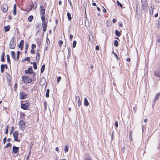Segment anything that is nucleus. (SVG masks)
<instances>
[{
    "mask_svg": "<svg viewBox=\"0 0 160 160\" xmlns=\"http://www.w3.org/2000/svg\"><path fill=\"white\" fill-rule=\"evenodd\" d=\"M58 44H59V46L60 47H61V45L63 44V41L62 40H59V41Z\"/></svg>",
    "mask_w": 160,
    "mask_h": 160,
    "instance_id": "nucleus-47",
    "label": "nucleus"
},
{
    "mask_svg": "<svg viewBox=\"0 0 160 160\" xmlns=\"http://www.w3.org/2000/svg\"><path fill=\"white\" fill-rule=\"evenodd\" d=\"M30 145L29 148H30V149H31L32 148V146L33 145H34V143L32 141H31V142H30Z\"/></svg>",
    "mask_w": 160,
    "mask_h": 160,
    "instance_id": "nucleus-43",
    "label": "nucleus"
},
{
    "mask_svg": "<svg viewBox=\"0 0 160 160\" xmlns=\"http://www.w3.org/2000/svg\"><path fill=\"white\" fill-rule=\"evenodd\" d=\"M89 105V102L86 98H85L84 99V105L85 106H88Z\"/></svg>",
    "mask_w": 160,
    "mask_h": 160,
    "instance_id": "nucleus-22",
    "label": "nucleus"
},
{
    "mask_svg": "<svg viewBox=\"0 0 160 160\" xmlns=\"http://www.w3.org/2000/svg\"><path fill=\"white\" fill-rule=\"evenodd\" d=\"M42 22V27L43 31L44 32L47 29V24L45 21V18H41Z\"/></svg>",
    "mask_w": 160,
    "mask_h": 160,
    "instance_id": "nucleus-5",
    "label": "nucleus"
},
{
    "mask_svg": "<svg viewBox=\"0 0 160 160\" xmlns=\"http://www.w3.org/2000/svg\"><path fill=\"white\" fill-rule=\"evenodd\" d=\"M115 126L116 128L118 127V122L117 121H116L115 122Z\"/></svg>",
    "mask_w": 160,
    "mask_h": 160,
    "instance_id": "nucleus-54",
    "label": "nucleus"
},
{
    "mask_svg": "<svg viewBox=\"0 0 160 160\" xmlns=\"http://www.w3.org/2000/svg\"><path fill=\"white\" fill-rule=\"evenodd\" d=\"M33 18V16L32 15H31L28 18V21L30 22H31Z\"/></svg>",
    "mask_w": 160,
    "mask_h": 160,
    "instance_id": "nucleus-26",
    "label": "nucleus"
},
{
    "mask_svg": "<svg viewBox=\"0 0 160 160\" xmlns=\"http://www.w3.org/2000/svg\"><path fill=\"white\" fill-rule=\"evenodd\" d=\"M76 44H77V41L75 40L73 42L72 47H73V48H75L76 47Z\"/></svg>",
    "mask_w": 160,
    "mask_h": 160,
    "instance_id": "nucleus-39",
    "label": "nucleus"
},
{
    "mask_svg": "<svg viewBox=\"0 0 160 160\" xmlns=\"http://www.w3.org/2000/svg\"><path fill=\"white\" fill-rule=\"evenodd\" d=\"M36 45L34 44H32V49H34V48H35L36 47Z\"/></svg>",
    "mask_w": 160,
    "mask_h": 160,
    "instance_id": "nucleus-55",
    "label": "nucleus"
},
{
    "mask_svg": "<svg viewBox=\"0 0 160 160\" xmlns=\"http://www.w3.org/2000/svg\"><path fill=\"white\" fill-rule=\"evenodd\" d=\"M22 81L24 83H29L32 82V79L31 78H30L27 75L22 76Z\"/></svg>",
    "mask_w": 160,
    "mask_h": 160,
    "instance_id": "nucleus-1",
    "label": "nucleus"
},
{
    "mask_svg": "<svg viewBox=\"0 0 160 160\" xmlns=\"http://www.w3.org/2000/svg\"><path fill=\"white\" fill-rule=\"evenodd\" d=\"M24 42V40H21L19 44L18 45V47L20 48L21 50L23 49V48Z\"/></svg>",
    "mask_w": 160,
    "mask_h": 160,
    "instance_id": "nucleus-14",
    "label": "nucleus"
},
{
    "mask_svg": "<svg viewBox=\"0 0 160 160\" xmlns=\"http://www.w3.org/2000/svg\"><path fill=\"white\" fill-rule=\"evenodd\" d=\"M6 139H7V138L6 137H5L3 138V144H5V143H6Z\"/></svg>",
    "mask_w": 160,
    "mask_h": 160,
    "instance_id": "nucleus-59",
    "label": "nucleus"
},
{
    "mask_svg": "<svg viewBox=\"0 0 160 160\" xmlns=\"http://www.w3.org/2000/svg\"><path fill=\"white\" fill-rule=\"evenodd\" d=\"M115 33L116 35L118 37H120L121 35L120 32L118 30H116L115 31Z\"/></svg>",
    "mask_w": 160,
    "mask_h": 160,
    "instance_id": "nucleus-23",
    "label": "nucleus"
},
{
    "mask_svg": "<svg viewBox=\"0 0 160 160\" xmlns=\"http://www.w3.org/2000/svg\"><path fill=\"white\" fill-rule=\"evenodd\" d=\"M46 42L48 44V45L49 44H50V41L49 39H48V36H47V37Z\"/></svg>",
    "mask_w": 160,
    "mask_h": 160,
    "instance_id": "nucleus-45",
    "label": "nucleus"
},
{
    "mask_svg": "<svg viewBox=\"0 0 160 160\" xmlns=\"http://www.w3.org/2000/svg\"><path fill=\"white\" fill-rule=\"evenodd\" d=\"M33 72L32 71V67H30L28 68V70H26L25 71V73L26 74H31L33 73Z\"/></svg>",
    "mask_w": 160,
    "mask_h": 160,
    "instance_id": "nucleus-12",
    "label": "nucleus"
},
{
    "mask_svg": "<svg viewBox=\"0 0 160 160\" xmlns=\"http://www.w3.org/2000/svg\"><path fill=\"white\" fill-rule=\"evenodd\" d=\"M125 151V147H123L122 148V151L124 153Z\"/></svg>",
    "mask_w": 160,
    "mask_h": 160,
    "instance_id": "nucleus-63",
    "label": "nucleus"
},
{
    "mask_svg": "<svg viewBox=\"0 0 160 160\" xmlns=\"http://www.w3.org/2000/svg\"><path fill=\"white\" fill-rule=\"evenodd\" d=\"M14 129V128L13 127H11L10 129V134H11L12 133V132Z\"/></svg>",
    "mask_w": 160,
    "mask_h": 160,
    "instance_id": "nucleus-42",
    "label": "nucleus"
},
{
    "mask_svg": "<svg viewBox=\"0 0 160 160\" xmlns=\"http://www.w3.org/2000/svg\"><path fill=\"white\" fill-rule=\"evenodd\" d=\"M10 28V26L9 25H8L7 26L4 27V31L5 32H6L9 31Z\"/></svg>",
    "mask_w": 160,
    "mask_h": 160,
    "instance_id": "nucleus-21",
    "label": "nucleus"
},
{
    "mask_svg": "<svg viewBox=\"0 0 160 160\" xmlns=\"http://www.w3.org/2000/svg\"><path fill=\"white\" fill-rule=\"evenodd\" d=\"M45 9L43 5H41L40 7V14L41 15V18H45Z\"/></svg>",
    "mask_w": 160,
    "mask_h": 160,
    "instance_id": "nucleus-4",
    "label": "nucleus"
},
{
    "mask_svg": "<svg viewBox=\"0 0 160 160\" xmlns=\"http://www.w3.org/2000/svg\"><path fill=\"white\" fill-rule=\"evenodd\" d=\"M76 101H78V107H80L81 105V102L80 98L79 96H77L76 98Z\"/></svg>",
    "mask_w": 160,
    "mask_h": 160,
    "instance_id": "nucleus-16",
    "label": "nucleus"
},
{
    "mask_svg": "<svg viewBox=\"0 0 160 160\" xmlns=\"http://www.w3.org/2000/svg\"><path fill=\"white\" fill-rule=\"evenodd\" d=\"M154 73L156 77H160V68L154 71Z\"/></svg>",
    "mask_w": 160,
    "mask_h": 160,
    "instance_id": "nucleus-13",
    "label": "nucleus"
},
{
    "mask_svg": "<svg viewBox=\"0 0 160 160\" xmlns=\"http://www.w3.org/2000/svg\"><path fill=\"white\" fill-rule=\"evenodd\" d=\"M11 54L12 57L13 58V59L15 60H16V58L15 57V53L14 51H12L11 52Z\"/></svg>",
    "mask_w": 160,
    "mask_h": 160,
    "instance_id": "nucleus-20",
    "label": "nucleus"
},
{
    "mask_svg": "<svg viewBox=\"0 0 160 160\" xmlns=\"http://www.w3.org/2000/svg\"><path fill=\"white\" fill-rule=\"evenodd\" d=\"M84 160H92V159L90 157L87 156L85 157Z\"/></svg>",
    "mask_w": 160,
    "mask_h": 160,
    "instance_id": "nucleus-44",
    "label": "nucleus"
},
{
    "mask_svg": "<svg viewBox=\"0 0 160 160\" xmlns=\"http://www.w3.org/2000/svg\"><path fill=\"white\" fill-rule=\"evenodd\" d=\"M67 16L68 18V20L70 21L72 19V17H71V14L69 12H68L67 13Z\"/></svg>",
    "mask_w": 160,
    "mask_h": 160,
    "instance_id": "nucleus-25",
    "label": "nucleus"
},
{
    "mask_svg": "<svg viewBox=\"0 0 160 160\" xmlns=\"http://www.w3.org/2000/svg\"><path fill=\"white\" fill-rule=\"evenodd\" d=\"M157 27L160 28V18H159L158 23L157 25Z\"/></svg>",
    "mask_w": 160,
    "mask_h": 160,
    "instance_id": "nucleus-51",
    "label": "nucleus"
},
{
    "mask_svg": "<svg viewBox=\"0 0 160 160\" xmlns=\"http://www.w3.org/2000/svg\"><path fill=\"white\" fill-rule=\"evenodd\" d=\"M68 2H69V4H70V6H71V7L72 8H73V6H72V2H71V0H68Z\"/></svg>",
    "mask_w": 160,
    "mask_h": 160,
    "instance_id": "nucleus-49",
    "label": "nucleus"
},
{
    "mask_svg": "<svg viewBox=\"0 0 160 160\" xmlns=\"http://www.w3.org/2000/svg\"><path fill=\"white\" fill-rule=\"evenodd\" d=\"M15 38L13 36L9 44V48L10 49H14L16 47V43L15 41Z\"/></svg>",
    "mask_w": 160,
    "mask_h": 160,
    "instance_id": "nucleus-3",
    "label": "nucleus"
},
{
    "mask_svg": "<svg viewBox=\"0 0 160 160\" xmlns=\"http://www.w3.org/2000/svg\"><path fill=\"white\" fill-rule=\"evenodd\" d=\"M117 5L118 6H119L121 8L122 7V5L118 1H117Z\"/></svg>",
    "mask_w": 160,
    "mask_h": 160,
    "instance_id": "nucleus-41",
    "label": "nucleus"
},
{
    "mask_svg": "<svg viewBox=\"0 0 160 160\" xmlns=\"http://www.w3.org/2000/svg\"><path fill=\"white\" fill-rule=\"evenodd\" d=\"M114 45L116 47H117L118 46V42L117 40H114Z\"/></svg>",
    "mask_w": 160,
    "mask_h": 160,
    "instance_id": "nucleus-34",
    "label": "nucleus"
},
{
    "mask_svg": "<svg viewBox=\"0 0 160 160\" xmlns=\"http://www.w3.org/2000/svg\"><path fill=\"white\" fill-rule=\"evenodd\" d=\"M12 149L13 152L15 153H16L19 150V148L15 146H13Z\"/></svg>",
    "mask_w": 160,
    "mask_h": 160,
    "instance_id": "nucleus-17",
    "label": "nucleus"
},
{
    "mask_svg": "<svg viewBox=\"0 0 160 160\" xmlns=\"http://www.w3.org/2000/svg\"><path fill=\"white\" fill-rule=\"evenodd\" d=\"M12 146V144L10 143H8L4 147V148H6L8 147H10Z\"/></svg>",
    "mask_w": 160,
    "mask_h": 160,
    "instance_id": "nucleus-40",
    "label": "nucleus"
},
{
    "mask_svg": "<svg viewBox=\"0 0 160 160\" xmlns=\"http://www.w3.org/2000/svg\"><path fill=\"white\" fill-rule=\"evenodd\" d=\"M28 47H29V46H28V43H26L25 44V49L26 50H27L28 49Z\"/></svg>",
    "mask_w": 160,
    "mask_h": 160,
    "instance_id": "nucleus-48",
    "label": "nucleus"
},
{
    "mask_svg": "<svg viewBox=\"0 0 160 160\" xmlns=\"http://www.w3.org/2000/svg\"><path fill=\"white\" fill-rule=\"evenodd\" d=\"M27 95L22 92H21L19 94V98L20 99L23 100L27 98Z\"/></svg>",
    "mask_w": 160,
    "mask_h": 160,
    "instance_id": "nucleus-6",
    "label": "nucleus"
},
{
    "mask_svg": "<svg viewBox=\"0 0 160 160\" xmlns=\"http://www.w3.org/2000/svg\"><path fill=\"white\" fill-rule=\"evenodd\" d=\"M160 95V92H159L158 94H157L156 96V97L155 99H154V101H156L158 100L159 98V96Z\"/></svg>",
    "mask_w": 160,
    "mask_h": 160,
    "instance_id": "nucleus-29",
    "label": "nucleus"
},
{
    "mask_svg": "<svg viewBox=\"0 0 160 160\" xmlns=\"http://www.w3.org/2000/svg\"><path fill=\"white\" fill-rule=\"evenodd\" d=\"M146 130L144 126H142V133H143L144 132L145 130Z\"/></svg>",
    "mask_w": 160,
    "mask_h": 160,
    "instance_id": "nucleus-53",
    "label": "nucleus"
},
{
    "mask_svg": "<svg viewBox=\"0 0 160 160\" xmlns=\"http://www.w3.org/2000/svg\"><path fill=\"white\" fill-rule=\"evenodd\" d=\"M117 19H113V20H112V22L113 23H115L116 22H117Z\"/></svg>",
    "mask_w": 160,
    "mask_h": 160,
    "instance_id": "nucleus-60",
    "label": "nucleus"
},
{
    "mask_svg": "<svg viewBox=\"0 0 160 160\" xmlns=\"http://www.w3.org/2000/svg\"><path fill=\"white\" fill-rule=\"evenodd\" d=\"M19 126L21 129L23 130L25 128V123L24 121L23 120H21L19 121Z\"/></svg>",
    "mask_w": 160,
    "mask_h": 160,
    "instance_id": "nucleus-7",
    "label": "nucleus"
},
{
    "mask_svg": "<svg viewBox=\"0 0 160 160\" xmlns=\"http://www.w3.org/2000/svg\"><path fill=\"white\" fill-rule=\"evenodd\" d=\"M112 53H113L115 56V57L117 58V60H118L119 59L117 55V53L115 52H114L113 50L112 51Z\"/></svg>",
    "mask_w": 160,
    "mask_h": 160,
    "instance_id": "nucleus-33",
    "label": "nucleus"
},
{
    "mask_svg": "<svg viewBox=\"0 0 160 160\" xmlns=\"http://www.w3.org/2000/svg\"><path fill=\"white\" fill-rule=\"evenodd\" d=\"M30 52L32 54H34L35 52V51L33 49H32L31 50Z\"/></svg>",
    "mask_w": 160,
    "mask_h": 160,
    "instance_id": "nucleus-50",
    "label": "nucleus"
},
{
    "mask_svg": "<svg viewBox=\"0 0 160 160\" xmlns=\"http://www.w3.org/2000/svg\"><path fill=\"white\" fill-rule=\"evenodd\" d=\"M141 2L142 7L143 10L145 12H147L148 7L147 0H141Z\"/></svg>",
    "mask_w": 160,
    "mask_h": 160,
    "instance_id": "nucleus-2",
    "label": "nucleus"
},
{
    "mask_svg": "<svg viewBox=\"0 0 160 160\" xmlns=\"http://www.w3.org/2000/svg\"><path fill=\"white\" fill-rule=\"evenodd\" d=\"M157 42H160V35H158L157 36Z\"/></svg>",
    "mask_w": 160,
    "mask_h": 160,
    "instance_id": "nucleus-46",
    "label": "nucleus"
},
{
    "mask_svg": "<svg viewBox=\"0 0 160 160\" xmlns=\"http://www.w3.org/2000/svg\"><path fill=\"white\" fill-rule=\"evenodd\" d=\"M37 2L35 1L32 2V3L30 5L31 8L30 10H32L33 9L34 10H35L37 7Z\"/></svg>",
    "mask_w": 160,
    "mask_h": 160,
    "instance_id": "nucleus-10",
    "label": "nucleus"
},
{
    "mask_svg": "<svg viewBox=\"0 0 160 160\" xmlns=\"http://www.w3.org/2000/svg\"><path fill=\"white\" fill-rule=\"evenodd\" d=\"M4 56H5V55L4 53L3 52L2 54V55H1V61H2V62H4Z\"/></svg>",
    "mask_w": 160,
    "mask_h": 160,
    "instance_id": "nucleus-31",
    "label": "nucleus"
},
{
    "mask_svg": "<svg viewBox=\"0 0 160 160\" xmlns=\"http://www.w3.org/2000/svg\"><path fill=\"white\" fill-rule=\"evenodd\" d=\"M47 107V102L46 101H45L44 102V108L45 109H46Z\"/></svg>",
    "mask_w": 160,
    "mask_h": 160,
    "instance_id": "nucleus-58",
    "label": "nucleus"
},
{
    "mask_svg": "<svg viewBox=\"0 0 160 160\" xmlns=\"http://www.w3.org/2000/svg\"><path fill=\"white\" fill-rule=\"evenodd\" d=\"M33 67L35 69H37V63L36 62H33Z\"/></svg>",
    "mask_w": 160,
    "mask_h": 160,
    "instance_id": "nucleus-37",
    "label": "nucleus"
},
{
    "mask_svg": "<svg viewBox=\"0 0 160 160\" xmlns=\"http://www.w3.org/2000/svg\"><path fill=\"white\" fill-rule=\"evenodd\" d=\"M154 8V5L151 6L150 7V8L149 10V13L150 14L152 15L153 13V10Z\"/></svg>",
    "mask_w": 160,
    "mask_h": 160,
    "instance_id": "nucleus-18",
    "label": "nucleus"
},
{
    "mask_svg": "<svg viewBox=\"0 0 160 160\" xmlns=\"http://www.w3.org/2000/svg\"><path fill=\"white\" fill-rule=\"evenodd\" d=\"M68 53H69V54L70 53V51H71L70 48L68 47Z\"/></svg>",
    "mask_w": 160,
    "mask_h": 160,
    "instance_id": "nucleus-61",
    "label": "nucleus"
},
{
    "mask_svg": "<svg viewBox=\"0 0 160 160\" xmlns=\"http://www.w3.org/2000/svg\"><path fill=\"white\" fill-rule=\"evenodd\" d=\"M95 48L97 50H99V48L98 46L96 47Z\"/></svg>",
    "mask_w": 160,
    "mask_h": 160,
    "instance_id": "nucleus-62",
    "label": "nucleus"
},
{
    "mask_svg": "<svg viewBox=\"0 0 160 160\" xmlns=\"http://www.w3.org/2000/svg\"><path fill=\"white\" fill-rule=\"evenodd\" d=\"M40 54L38 49L37 51V55L36 58V60L37 62H39L40 59Z\"/></svg>",
    "mask_w": 160,
    "mask_h": 160,
    "instance_id": "nucleus-15",
    "label": "nucleus"
},
{
    "mask_svg": "<svg viewBox=\"0 0 160 160\" xmlns=\"http://www.w3.org/2000/svg\"><path fill=\"white\" fill-rule=\"evenodd\" d=\"M18 132L15 131L14 132L13 134V136L14 138V140L15 141L19 142L20 141V140H19V139L18 138Z\"/></svg>",
    "mask_w": 160,
    "mask_h": 160,
    "instance_id": "nucleus-8",
    "label": "nucleus"
},
{
    "mask_svg": "<svg viewBox=\"0 0 160 160\" xmlns=\"http://www.w3.org/2000/svg\"><path fill=\"white\" fill-rule=\"evenodd\" d=\"M6 56L7 57V60L8 62L10 64L11 62L10 59L9 55L8 54H7Z\"/></svg>",
    "mask_w": 160,
    "mask_h": 160,
    "instance_id": "nucleus-35",
    "label": "nucleus"
},
{
    "mask_svg": "<svg viewBox=\"0 0 160 160\" xmlns=\"http://www.w3.org/2000/svg\"><path fill=\"white\" fill-rule=\"evenodd\" d=\"M89 38L90 41H91L92 42H93V37L92 34L89 35Z\"/></svg>",
    "mask_w": 160,
    "mask_h": 160,
    "instance_id": "nucleus-27",
    "label": "nucleus"
},
{
    "mask_svg": "<svg viewBox=\"0 0 160 160\" xmlns=\"http://www.w3.org/2000/svg\"><path fill=\"white\" fill-rule=\"evenodd\" d=\"M1 8L3 12H5L8 10V5L7 4H3L2 5Z\"/></svg>",
    "mask_w": 160,
    "mask_h": 160,
    "instance_id": "nucleus-9",
    "label": "nucleus"
},
{
    "mask_svg": "<svg viewBox=\"0 0 160 160\" xmlns=\"http://www.w3.org/2000/svg\"><path fill=\"white\" fill-rule=\"evenodd\" d=\"M19 55H20V52L18 51L17 52V59H16V60L18 61L19 58Z\"/></svg>",
    "mask_w": 160,
    "mask_h": 160,
    "instance_id": "nucleus-36",
    "label": "nucleus"
},
{
    "mask_svg": "<svg viewBox=\"0 0 160 160\" xmlns=\"http://www.w3.org/2000/svg\"><path fill=\"white\" fill-rule=\"evenodd\" d=\"M8 126H7V127L6 129V130L5 132V133L6 134H7L8 133Z\"/></svg>",
    "mask_w": 160,
    "mask_h": 160,
    "instance_id": "nucleus-56",
    "label": "nucleus"
},
{
    "mask_svg": "<svg viewBox=\"0 0 160 160\" xmlns=\"http://www.w3.org/2000/svg\"><path fill=\"white\" fill-rule=\"evenodd\" d=\"M73 36L72 34H70V35L69 39L70 41H72L73 38Z\"/></svg>",
    "mask_w": 160,
    "mask_h": 160,
    "instance_id": "nucleus-57",
    "label": "nucleus"
},
{
    "mask_svg": "<svg viewBox=\"0 0 160 160\" xmlns=\"http://www.w3.org/2000/svg\"><path fill=\"white\" fill-rule=\"evenodd\" d=\"M29 106V105L28 103L24 104H21V108L24 110H27Z\"/></svg>",
    "mask_w": 160,
    "mask_h": 160,
    "instance_id": "nucleus-11",
    "label": "nucleus"
},
{
    "mask_svg": "<svg viewBox=\"0 0 160 160\" xmlns=\"http://www.w3.org/2000/svg\"><path fill=\"white\" fill-rule=\"evenodd\" d=\"M68 146L67 145H65V147L64 148V151L65 153L66 152H68Z\"/></svg>",
    "mask_w": 160,
    "mask_h": 160,
    "instance_id": "nucleus-38",
    "label": "nucleus"
},
{
    "mask_svg": "<svg viewBox=\"0 0 160 160\" xmlns=\"http://www.w3.org/2000/svg\"><path fill=\"white\" fill-rule=\"evenodd\" d=\"M30 58L29 57H27L25 58L24 59H23L22 60V61H30Z\"/></svg>",
    "mask_w": 160,
    "mask_h": 160,
    "instance_id": "nucleus-32",
    "label": "nucleus"
},
{
    "mask_svg": "<svg viewBox=\"0 0 160 160\" xmlns=\"http://www.w3.org/2000/svg\"><path fill=\"white\" fill-rule=\"evenodd\" d=\"M50 92V90L49 89H48L47 90V92L46 94V97L47 98H48L49 97V93Z\"/></svg>",
    "mask_w": 160,
    "mask_h": 160,
    "instance_id": "nucleus-30",
    "label": "nucleus"
},
{
    "mask_svg": "<svg viewBox=\"0 0 160 160\" xmlns=\"http://www.w3.org/2000/svg\"><path fill=\"white\" fill-rule=\"evenodd\" d=\"M16 13H17V6H16V4H15L14 5V7H13V14L14 15H16Z\"/></svg>",
    "mask_w": 160,
    "mask_h": 160,
    "instance_id": "nucleus-19",
    "label": "nucleus"
},
{
    "mask_svg": "<svg viewBox=\"0 0 160 160\" xmlns=\"http://www.w3.org/2000/svg\"><path fill=\"white\" fill-rule=\"evenodd\" d=\"M132 131H130L129 132V138H130L131 137V135L132 134Z\"/></svg>",
    "mask_w": 160,
    "mask_h": 160,
    "instance_id": "nucleus-64",
    "label": "nucleus"
},
{
    "mask_svg": "<svg viewBox=\"0 0 160 160\" xmlns=\"http://www.w3.org/2000/svg\"><path fill=\"white\" fill-rule=\"evenodd\" d=\"M45 64L43 65L41 67V73H42L44 71L45 68Z\"/></svg>",
    "mask_w": 160,
    "mask_h": 160,
    "instance_id": "nucleus-24",
    "label": "nucleus"
},
{
    "mask_svg": "<svg viewBox=\"0 0 160 160\" xmlns=\"http://www.w3.org/2000/svg\"><path fill=\"white\" fill-rule=\"evenodd\" d=\"M61 79V77L59 76L58 77L57 79V82L58 83L60 82Z\"/></svg>",
    "mask_w": 160,
    "mask_h": 160,
    "instance_id": "nucleus-52",
    "label": "nucleus"
},
{
    "mask_svg": "<svg viewBox=\"0 0 160 160\" xmlns=\"http://www.w3.org/2000/svg\"><path fill=\"white\" fill-rule=\"evenodd\" d=\"M4 68H5L3 67V64H1V72L2 73H3L4 71Z\"/></svg>",
    "mask_w": 160,
    "mask_h": 160,
    "instance_id": "nucleus-28",
    "label": "nucleus"
}]
</instances>
